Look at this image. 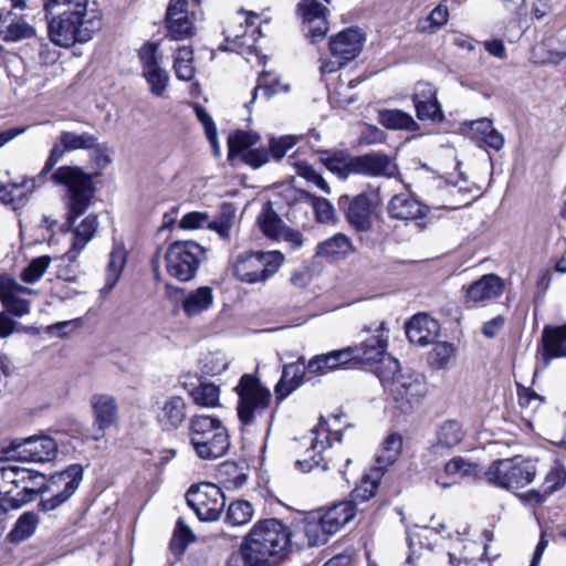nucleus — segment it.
Wrapping results in <instances>:
<instances>
[{"label": "nucleus", "instance_id": "b1692460", "mask_svg": "<svg viewBox=\"0 0 566 566\" xmlns=\"http://www.w3.org/2000/svg\"><path fill=\"white\" fill-rule=\"evenodd\" d=\"M66 226L69 228H73V230L71 247L64 253L63 258L69 262H75L81 252L94 239L99 223L97 216L91 213L86 216L77 226H74V223L70 226L67 222Z\"/></svg>", "mask_w": 566, "mask_h": 566}, {"label": "nucleus", "instance_id": "9d476101", "mask_svg": "<svg viewBox=\"0 0 566 566\" xmlns=\"http://www.w3.org/2000/svg\"><path fill=\"white\" fill-rule=\"evenodd\" d=\"M56 442L48 437H29L3 442L0 446V460H20L27 462H45L55 458Z\"/></svg>", "mask_w": 566, "mask_h": 566}, {"label": "nucleus", "instance_id": "e433bc0d", "mask_svg": "<svg viewBox=\"0 0 566 566\" xmlns=\"http://www.w3.org/2000/svg\"><path fill=\"white\" fill-rule=\"evenodd\" d=\"M402 448V438L398 433H390L386 437L379 453L376 457L377 465L374 469H379L384 474L387 467L391 465L400 454Z\"/></svg>", "mask_w": 566, "mask_h": 566}, {"label": "nucleus", "instance_id": "09e8293b", "mask_svg": "<svg viewBox=\"0 0 566 566\" xmlns=\"http://www.w3.org/2000/svg\"><path fill=\"white\" fill-rule=\"evenodd\" d=\"M260 139L255 133L238 130L228 138L229 156H243V153L251 149Z\"/></svg>", "mask_w": 566, "mask_h": 566}, {"label": "nucleus", "instance_id": "79ce46f5", "mask_svg": "<svg viewBox=\"0 0 566 566\" xmlns=\"http://www.w3.org/2000/svg\"><path fill=\"white\" fill-rule=\"evenodd\" d=\"M40 518L34 512H24L15 522L9 533V538L13 543H20L31 537L38 528Z\"/></svg>", "mask_w": 566, "mask_h": 566}, {"label": "nucleus", "instance_id": "c03bdc74", "mask_svg": "<svg viewBox=\"0 0 566 566\" xmlns=\"http://www.w3.org/2000/svg\"><path fill=\"white\" fill-rule=\"evenodd\" d=\"M22 471V492L25 497V504L33 501L34 496L39 493H45L44 488L46 484L45 475L27 469L21 468Z\"/></svg>", "mask_w": 566, "mask_h": 566}, {"label": "nucleus", "instance_id": "9b49d317", "mask_svg": "<svg viewBox=\"0 0 566 566\" xmlns=\"http://www.w3.org/2000/svg\"><path fill=\"white\" fill-rule=\"evenodd\" d=\"M258 18L254 11L238 10L223 30L224 42L220 50L241 55L251 53L256 42L252 27Z\"/></svg>", "mask_w": 566, "mask_h": 566}, {"label": "nucleus", "instance_id": "aec40b11", "mask_svg": "<svg viewBox=\"0 0 566 566\" xmlns=\"http://www.w3.org/2000/svg\"><path fill=\"white\" fill-rule=\"evenodd\" d=\"M156 406V421L164 431L177 430L187 418V403L181 396L165 397Z\"/></svg>", "mask_w": 566, "mask_h": 566}, {"label": "nucleus", "instance_id": "7c9ffc66", "mask_svg": "<svg viewBox=\"0 0 566 566\" xmlns=\"http://www.w3.org/2000/svg\"><path fill=\"white\" fill-rule=\"evenodd\" d=\"M305 370L307 369L303 358L283 367L281 379L275 386V396L279 401L284 400L302 385Z\"/></svg>", "mask_w": 566, "mask_h": 566}, {"label": "nucleus", "instance_id": "f704fd0d", "mask_svg": "<svg viewBox=\"0 0 566 566\" xmlns=\"http://www.w3.org/2000/svg\"><path fill=\"white\" fill-rule=\"evenodd\" d=\"M213 303L212 290L208 286H201L190 292L182 300V310L187 316H196L209 310Z\"/></svg>", "mask_w": 566, "mask_h": 566}, {"label": "nucleus", "instance_id": "0e129e2a", "mask_svg": "<svg viewBox=\"0 0 566 566\" xmlns=\"http://www.w3.org/2000/svg\"><path fill=\"white\" fill-rule=\"evenodd\" d=\"M305 198H308L312 201L313 209L315 211L316 219L319 222H329L334 219L335 210L332 206V203L321 197H315L308 192H303Z\"/></svg>", "mask_w": 566, "mask_h": 566}, {"label": "nucleus", "instance_id": "7ed1b4c3", "mask_svg": "<svg viewBox=\"0 0 566 566\" xmlns=\"http://www.w3.org/2000/svg\"><path fill=\"white\" fill-rule=\"evenodd\" d=\"M187 434L195 454L203 461L218 460L230 449V434L218 417L203 413L191 416Z\"/></svg>", "mask_w": 566, "mask_h": 566}, {"label": "nucleus", "instance_id": "a211bd4d", "mask_svg": "<svg viewBox=\"0 0 566 566\" xmlns=\"http://www.w3.org/2000/svg\"><path fill=\"white\" fill-rule=\"evenodd\" d=\"M327 8L322 2H300L297 13L302 18L303 29L312 43L323 40L328 31Z\"/></svg>", "mask_w": 566, "mask_h": 566}, {"label": "nucleus", "instance_id": "5701e85b", "mask_svg": "<svg viewBox=\"0 0 566 566\" xmlns=\"http://www.w3.org/2000/svg\"><path fill=\"white\" fill-rule=\"evenodd\" d=\"M346 219L357 231H368L371 228V201L366 193H359L349 200L348 196L339 199V206L345 207Z\"/></svg>", "mask_w": 566, "mask_h": 566}, {"label": "nucleus", "instance_id": "13d9d810", "mask_svg": "<svg viewBox=\"0 0 566 566\" xmlns=\"http://www.w3.org/2000/svg\"><path fill=\"white\" fill-rule=\"evenodd\" d=\"M454 347L449 343H437L429 354L430 364L437 369H444L454 357Z\"/></svg>", "mask_w": 566, "mask_h": 566}, {"label": "nucleus", "instance_id": "bb28decb", "mask_svg": "<svg viewBox=\"0 0 566 566\" xmlns=\"http://www.w3.org/2000/svg\"><path fill=\"white\" fill-rule=\"evenodd\" d=\"M438 332V322L427 314L415 315L406 325V335L410 343L420 346L431 344Z\"/></svg>", "mask_w": 566, "mask_h": 566}, {"label": "nucleus", "instance_id": "4be33fe9", "mask_svg": "<svg viewBox=\"0 0 566 566\" xmlns=\"http://www.w3.org/2000/svg\"><path fill=\"white\" fill-rule=\"evenodd\" d=\"M21 467H6L0 469V496L9 509H19L25 504L22 492Z\"/></svg>", "mask_w": 566, "mask_h": 566}, {"label": "nucleus", "instance_id": "473e14b6", "mask_svg": "<svg viewBox=\"0 0 566 566\" xmlns=\"http://www.w3.org/2000/svg\"><path fill=\"white\" fill-rule=\"evenodd\" d=\"M412 539L409 538L410 554L405 566H455L457 558L450 553L434 554L429 548L421 549L419 554L412 548Z\"/></svg>", "mask_w": 566, "mask_h": 566}, {"label": "nucleus", "instance_id": "72a5a7b5", "mask_svg": "<svg viewBox=\"0 0 566 566\" xmlns=\"http://www.w3.org/2000/svg\"><path fill=\"white\" fill-rule=\"evenodd\" d=\"M127 252L123 243L114 242L106 268L105 286L102 293L111 292L117 284L126 264Z\"/></svg>", "mask_w": 566, "mask_h": 566}, {"label": "nucleus", "instance_id": "e2e57ef3", "mask_svg": "<svg viewBox=\"0 0 566 566\" xmlns=\"http://www.w3.org/2000/svg\"><path fill=\"white\" fill-rule=\"evenodd\" d=\"M296 174L307 180L308 182L314 184L317 188H319L325 193L331 192V188L327 181L308 164L301 161L295 164Z\"/></svg>", "mask_w": 566, "mask_h": 566}, {"label": "nucleus", "instance_id": "2eb2a0df", "mask_svg": "<svg viewBox=\"0 0 566 566\" xmlns=\"http://www.w3.org/2000/svg\"><path fill=\"white\" fill-rule=\"evenodd\" d=\"M198 12L189 8V2H170L166 13L168 36L179 41L196 33Z\"/></svg>", "mask_w": 566, "mask_h": 566}, {"label": "nucleus", "instance_id": "a19ab883", "mask_svg": "<svg viewBox=\"0 0 566 566\" xmlns=\"http://www.w3.org/2000/svg\"><path fill=\"white\" fill-rule=\"evenodd\" d=\"M387 343L380 336H371L366 339L360 347H353L354 360L373 363L379 360L386 352Z\"/></svg>", "mask_w": 566, "mask_h": 566}, {"label": "nucleus", "instance_id": "8fccbe9b", "mask_svg": "<svg viewBox=\"0 0 566 566\" xmlns=\"http://www.w3.org/2000/svg\"><path fill=\"white\" fill-rule=\"evenodd\" d=\"M479 467L462 457H454L444 465V473L449 478L463 479L475 476L479 473Z\"/></svg>", "mask_w": 566, "mask_h": 566}, {"label": "nucleus", "instance_id": "f03ea898", "mask_svg": "<svg viewBox=\"0 0 566 566\" xmlns=\"http://www.w3.org/2000/svg\"><path fill=\"white\" fill-rule=\"evenodd\" d=\"M70 7L49 22L51 41L62 48L88 42L101 29L97 2H66Z\"/></svg>", "mask_w": 566, "mask_h": 566}, {"label": "nucleus", "instance_id": "2f4dec72", "mask_svg": "<svg viewBox=\"0 0 566 566\" xmlns=\"http://www.w3.org/2000/svg\"><path fill=\"white\" fill-rule=\"evenodd\" d=\"M355 514V505L352 502L345 501L329 507L319 518L325 526V532L333 535L349 523Z\"/></svg>", "mask_w": 566, "mask_h": 566}, {"label": "nucleus", "instance_id": "c85d7f7f", "mask_svg": "<svg viewBox=\"0 0 566 566\" xmlns=\"http://www.w3.org/2000/svg\"><path fill=\"white\" fill-rule=\"evenodd\" d=\"M543 360L548 365L554 358H566V323L545 326L542 332Z\"/></svg>", "mask_w": 566, "mask_h": 566}, {"label": "nucleus", "instance_id": "de8ad7c7", "mask_svg": "<svg viewBox=\"0 0 566 566\" xmlns=\"http://www.w3.org/2000/svg\"><path fill=\"white\" fill-rule=\"evenodd\" d=\"M256 221L263 234L273 240H277L285 228L281 218L270 207L261 211Z\"/></svg>", "mask_w": 566, "mask_h": 566}, {"label": "nucleus", "instance_id": "393cba45", "mask_svg": "<svg viewBox=\"0 0 566 566\" xmlns=\"http://www.w3.org/2000/svg\"><path fill=\"white\" fill-rule=\"evenodd\" d=\"M504 287L503 279L493 273L485 274L467 287L465 300L473 303L492 301L503 294Z\"/></svg>", "mask_w": 566, "mask_h": 566}, {"label": "nucleus", "instance_id": "603ef678", "mask_svg": "<svg viewBox=\"0 0 566 566\" xmlns=\"http://www.w3.org/2000/svg\"><path fill=\"white\" fill-rule=\"evenodd\" d=\"M191 397L196 405L211 408L219 405L220 390L213 384L203 382L191 391Z\"/></svg>", "mask_w": 566, "mask_h": 566}, {"label": "nucleus", "instance_id": "c756f323", "mask_svg": "<svg viewBox=\"0 0 566 566\" xmlns=\"http://www.w3.org/2000/svg\"><path fill=\"white\" fill-rule=\"evenodd\" d=\"M0 34L3 41L17 42L31 38L34 29L12 11L0 12Z\"/></svg>", "mask_w": 566, "mask_h": 566}, {"label": "nucleus", "instance_id": "0eeeda50", "mask_svg": "<svg viewBox=\"0 0 566 566\" xmlns=\"http://www.w3.org/2000/svg\"><path fill=\"white\" fill-rule=\"evenodd\" d=\"M535 475L534 462L521 457L493 461L484 472L489 484L504 490L524 488L534 480Z\"/></svg>", "mask_w": 566, "mask_h": 566}, {"label": "nucleus", "instance_id": "5fc2aeb1", "mask_svg": "<svg viewBox=\"0 0 566 566\" xmlns=\"http://www.w3.org/2000/svg\"><path fill=\"white\" fill-rule=\"evenodd\" d=\"M59 140L65 146L67 151L90 149L96 144V138L88 133L76 134L73 132H62L59 136Z\"/></svg>", "mask_w": 566, "mask_h": 566}, {"label": "nucleus", "instance_id": "864d4df0", "mask_svg": "<svg viewBox=\"0 0 566 566\" xmlns=\"http://www.w3.org/2000/svg\"><path fill=\"white\" fill-rule=\"evenodd\" d=\"M52 263L50 255H41L33 259L21 272V280L28 284H34L42 279Z\"/></svg>", "mask_w": 566, "mask_h": 566}, {"label": "nucleus", "instance_id": "dca6fc26", "mask_svg": "<svg viewBox=\"0 0 566 566\" xmlns=\"http://www.w3.org/2000/svg\"><path fill=\"white\" fill-rule=\"evenodd\" d=\"M349 168L355 175L371 178H391L398 172V167L392 158L380 153H369L350 157Z\"/></svg>", "mask_w": 566, "mask_h": 566}, {"label": "nucleus", "instance_id": "4468645a", "mask_svg": "<svg viewBox=\"0 0 566 566\" xmlns=\"http://www.w3.org/2000/svg\"><path fill=\"white\" fill-rule=\"evenodd\" d=\"M391 395L405 412L421 403L428 394V385L420 374L400 375L394 379Z\"/></svg>", "mask_w": 566, "mask_h": 566}, {"label": "nucleus", "instance_id": "1a4fd4ad", "mask_svg": "<svg viewBox=\"0 0 566 566\" xmlns=\"http://www.w3.org/2000/svg\"><path fill=\"white\" fill-rule=\"evenodd\" d=\"M205 259V249L197 242L176 241L165 253L166 271L169 276L180 281H191Z\"/></svg>", "mask_w": 566, "mask_h": 566}, {"label": "nucleus", "instance_id": "f257e3e1", "mask_svg": "<svg viewBox=\"0 0 566 566\" xmlns=\"http://www.w3.org/2000/svg\"><path fill=\"white\" fill-rule=\"evenodd\" d=\"M291 537V530L281 521H260L245 538L242 553L249 566H277L292 547Z\"/></svg>", "mask_w": 566, "mask_h": 566}, {"label": "nucleus", "instance_id": "4d7b16f0", "mask_svg": "<svg viewBox=\"0 0 566 566\" xmlns=\"http://www.w3.org/2000/svg\"><path fill=\"white\" fill-rule=\"evenodd\" d=\"M259 90H263L265 96L270 98L272 95L281 91H289V86L281 85L277 76L273 75L270 72H264L259 76L258 85L254 87L252 92L251 103H253L256 99Z\"/></svg>", "mask_w": 566, "mask_h": 566}, {"label": "nucleus", "instance_id": "ea45409f", "mask_svg": "<svg viewBox=\"0 0 566 566\" xmlns=\"http://www.w3.org/2000/svg\"><path fill=\"white\" fill-rule=\"evenodd\" d=\"M381 475L382 473L379 469H371L361 480L360 484L352 491L349 502L356 506L371 499L377 492Z\"/></svg>", "mask_w": 566, "mask_h": 566}, {"label": "nucleus", "instance_id": "4c0bfd02", "mask_svg": "<svg viewBox=\"0 0 566 566\" xmlns=\"http://www.w3.org/2000/svg\"><path fill=\"white\" fill-rule=\"evenodd\" d=\"M353 251L348 237L337 233L317 245L316 254L324 258H343Z\"/></svg>", "mask_w": 566, "mask_h": 566}, {"label": "nucleus", "instance_id": "39448f33", "mask_svg": "<svg viewBox=\"0 0 566 566\" xmlns=\"http://www.w3.org/2000/svg\"><path fill=\"white\" fill-rule=\"evenodd\" d=\"M340 431L332 432L326 420L321 419L318 424L306 437L310 448L306 449L305 457L302 460H297L296 465L303 472H308L318 467L323 470L337 469L345 476V471L339 463L343 457L337 455V458H334L331 451L332 442H340Z\"/></svg>", "mask_w": 566, "mask_h": 566}, {"label": "nucleus", "instance_id": "f3484780", "mask_svg": "<svg viewBox=\"0 0 566 566\" xmlns=\"http://www.w3.org/2000/svg\"><path fill=\"white\" fill-rule=\"evenodd\" d=\"M93 412V427L97 432L93 439L101 440L105 430L118 422V403L114 396L107 394H95L90 400Z\"/></svg>", "mask_w": 566, "mask_h": 566}, {"label": "nucleus", "instance_id": "bf43d9fd", "mask_svg": "<svg viewBox=\"0 0 566 566\" xmlns=\"http://www.w3.org/2000/svg\"><path fill=\"white\" fill-rule=\"evenodd\" d=\"M566 483V469L559 463H555L551 467L549 471L546 473L543 488L545 489L546 494H552L553 492L563 488Z\"/></svg>", "mask_w": 566, "mask_h": 566}, {"label": "nucleus", "instance_id": "680f3d73", "mask_svg": "<svg viewBox=\"0 0 566 566\" xmlns=\"http://www.w3.org/2000/svg\"><path fill=\"white\" fill-rule=\"evenodd\" d=\"M7 313L22 317L30 313V302L12 294L10 291L0 300Z\"/></svg>", "mask_w": 566, "mask_h": 566}, {"label": "nucleus", "instance_id": "69168bd1", "mask_svg": "<svg viewBox=\"0 0 566 566\" xmlns=\"http://www.w3.org/2000/svg\"><path fill=\"white\" fill-rule=\"evenodd\" d=\"M158 51L159 44L156 42H146L142 45L138 51V57L143 71L160 66L158 61Z\"/></svg>", "mask_w": 566, "mask_h": 566}, {"label": "nucleus", "instance_id": "ddd939ff", "mask_svg": "<svg viewBox=\"0 0 566 566\" xmlns=\"http://www.w3.org/2000/svg\"><path fill=\"white\" fill-rule=\"evenodd\" d=\"M187 503L203 522L217 521L224 506L226 497L222 490L210 482L192 485L186 494Z\"/></svg>", "mask_w": 566, "mask_h": 566}, {"label": "nucleus", "instance_id": "6e6552de", "mask_svg": "<svg viewBox=\"0 0 566 566\" xmlns=\"http://www.w3.org/2000/svg\"><path fill=\"white\" fill-rule=\"evenodd\" d=\"M235 391L239 396L237 407L239 420L244 426L254 424L270 406V390L256 377L245 374L241 377Z\"/></svg>", "mask_w": 566, "mask_h": 566}, {"label": "nucleus", "instance_id": "6e6d98bb", "mask_svg": "<svg viewBox=\"0 0 566 566\" xmlns=\"http://www.w3.org/2000/svg\"><path fill=\"white\" fill-rule=\"evenodd\" d=\"M143 76L148 83L153 95L161 96L165 93L169 83V74L164 67L157 66L143 71Z\"/></svg>", "mask_w": 566, "mask_h": 566}, {"label": "nucleus", "instance_id": "49530a36", "mask_svg": "<svg viewBox=\"0 0 566 566\" xmlns=\"http://www.w3.org/2000/svg\"><path fill=\"white\" fill-rule=\"evenodd\" d=\"M449 20V10L442 3H439L428 17L418 21L417 30L421 33H434L438 29L447 24Z\"/></svg>", "mask_w": 566, "mask_h": 566}, {"label": "nucleus", "instance_id": "cd10ccee", "mask_svg": "<svg viewBox=\"0 0 566 566\" xmlns=\"http://www.w3.org/2000/svg\"><path fill=\"white\" fill-rule=\"evenodd\" d=\"M388 213L397 220H416L427 216L428 208L406 193L394 196L388 205Z\"/></svg>", "mask_w": 566, "mask_h": 566}, {"label": "nucleus", "instance_id": "58836bf2", "mask_svg": "<svg viewBox=\"0 0 566 566\" xmlns=\"http://www.w3.org/2000/svg\"><path fill=\"white\" fill-rule=\"evenodd\" d=\"M378 120L388 129L416 132L419 128L417 122L408 113L400 109H382L378 113Z\"/></svg>", "mask_w": 566, "mask_h": 566}, {"label": "nucleus", "instance_id": "20e7f679", "mask_svg": "<svg viewBox=\"0 0 566 566\" xmlns=\"http://www.w3.org/2000/svg\"><path fill=\"white\" fill-rule=\"evenodd\" d=\"M51 180L56 186L66 188V220L70 226L85 213L95 193L93 176L77 166H61L52 175Z\"/></svg>", "mask_w": 566, "mask_h": 566}, {"label": "nucleus", "instance_id": "774afa93", "mask_svg": "<svg viewBox=\"0 0 566 566\" xmlns=\"http://www.w3.org/2000/svg\"><path fill=\"white\" fill-rule=\"evenodd\" d=\"M195 113L203 125L206 135L210 144L216 148L217 147V129L212 117L207 113L205 107L199 104L193 105Z\"/></svg>", "mask_w": 566, "mask_h": 566}, {"label": "nucleus", "instance_id": "338daca9", "mask_svg": "<svg viewBox=\"0 0 566 566\" xmlns=\"http://www.w3.org/2000/svg\"><path fill=\"white\" fill-rule=\"evenodd\" d=\"M417 117L420 120H432V122H441L443 119V113L441 109L440 103L437 101H431L428 103H423L420 105H415Z\"/></svg>", "mask_w": 566, "mask_h": 566}, {"label": "nucleus", "instance_id": "052dcab7", "mask_svg": "<svg viewBox=\"0 0 566 566\" xmlns=\"http://www.w3.org/2000/svg\"><path fill=\"white\" fill-rule=\"evenodd\" d=\"M234 212L230 208H224L222 212L212 221L208 220L209 229L216 231L220 238L229 239L233 224Z\"/></svg>", "mask_w": 566, "mask_h": 566}, {"label": "nucleus", "instance_id": "6ab92c4d", "mask_svg": "<svg viewBox=\"0 0 566 566\" xmlns=\"http://www.w3.org/2000/svg\"><path fill=\"white\" fill-rule=\"evenodd\" d=\"M291 533V546L297 549L323 545L329 536L321 518L314 516L298 522Z\"/></svg>", "mask_w": 566, "mask_h": 566}, {"label": "nucleus", "instance_id": "a18cd8bd", "mask_svg": "<svg viewBox=\"0 0 566 566\" xmlns=\"http://www.w3.org/2000/svg\"><path fill=\"white\" fill-rule=\"evenodd\" d=\"M353 347H347L338 350H333L326 354L316 355L311 359V367L317 369V364L319 361L326 363L328 365L329 371L337 369L338 367L354 360L355 355Z\"/></svg>", "mask_w": 566, "mask_h": 566}, {"label": "nucleus", "instance_id": "412c9836", "mask_svg": "<svg viewBox=\"0 0 566 566\" xmlns=\"http://www.w3.org/2000/svg\"><path fill=\"white\" fill-rule=\"evenodd\" d=\"M365 41V34L359 29H346L329 39V51L335 59L349 62L356 59Z\"/></svg>", "mask_w": 566, "mask_h": 566}, {"label": "nucleus", "instance_id": "37998d69", "mask_svg": "<svg viewBox=\"0 0 566 566\" xmlns=\"http://www.w3.org/2000/svg\"><path fill=\"white\" fill-rule=\"evenodd\" d=\"M174 70L180 81L189 82L193 78V50L191 48L181 46L177 50L174 59Z\"/></svg>", "mask_w": 566, "mask_h": 566}, {"label": "nucleus", "instance_id": "f8f14e48", "mask_svg": "<svg viewBox=\"0 0 566 566\" xmlns=\"http://www.w3.org/2000/svg\"><path fill=\"white\" fill-rule=\"evenodd\" d=\"M82 479L83 468L80 464H71L65 470L52 474L44 488L49 496L40 501V510L51 512L61 506L78 489Z\"/></svg>", "mask_w": 566, "mask_h": 566}, {"label": "nucleus", "instance_id": "423d86ee", "mask_svg": "<svg viewBox=\"0 0 566 566\" xmlns=\"http://www.w3.org/2000/svg\"><path fill=\"white\" fill-rule=\"evenodd\" d=\"M280 251H248L233 262V275L241 282L255 284L268 281L283 264Z\"/></svg>", "mask_w": 566, "mask_h": 566}, {"label": "nucleus", "instance_id": "3c124183", "mask_svg": "<svg viewBox=\"0 0 566 566\" xmlns=\"http://www.w3.org/2000/svg\"><path fill=\"white\" fill-rule=\"evenodd\" d=\"M252 504L244 500H238L230 503L226 521L233 526H240L251 521L253 516Z\"/></svg>", "mask_w": 566, "mask_h": 566}, {"label": "nucleus", "instance_id": "c9c22d12", "mask_svg": "<svg viewBox=\"0 0 566 566\" xmlns=\"http://www.w3.org/2000/svg\"><path fill=\"white\" fill-rule=\"evenodd\" d=\"M464 438V430L462 426L454 420L444 421L437 430V450H451Z\"/></svg>", "mask_w": 566, "mask_h": 566}, {"label": "nucleus", "instance_id": "a878e982", "mask_svg": "<svg viewBox=\"0 0 566 566\" xmlns=\"http://www.w3.org/2000/svg\"><path fill=\"white\" fill-rule=\"evenodd\" d=\"M41 180L38 177L22 178L21 181H12L0 186V201L11 205L13 209L22 208L27 205L32 192L40 186Z\"/></svg>", "mask_w": 566, "mask_h": 566}]
</instances>
